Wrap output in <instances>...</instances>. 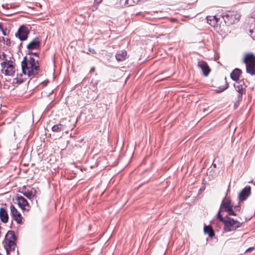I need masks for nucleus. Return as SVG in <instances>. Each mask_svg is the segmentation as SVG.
I'll return each instance as SVG.
<instances>
[{"instance_id": "aec40b11", "label": "nucleus", "mask_w": 255, "mask_h": 255, "mask_svg": "<svg viewBox=\"0 0 255 255\" xmlns=\"http://www.w3.org/2000/svg\"><path fill=\"white\" fill-rule=\"evenodd\" d=\"M140 0H121V2L124 3L125 6H132L137 4Z\"/></svg>"}, {"instance_id": "7c9ffc66", "label": "nucleus", "mask_w": 255, "mask_h": 255, "mask_svg": "<svg viewBox=\"0 0 255 255\" xmlns=\"http://www.w3.org/2000/svg\"><path fill=\"white\" fill-rule=\"evenodd\" d=\"M31 54L35 56H38V53L37 52H31Z\"/></svg>"}, {"instance_id": "f8f14e48", "label": "nucleus", "mask_w": 255, "mask_h": 255, "mask_svg": "<svg viewBox=\"0 0 255 255\" xmlns=\"http://www.w3.org/2000/svg\"><path fill=\"white\" fill-rule=\"evenodd\" d=\"M198 66L202 70L203 75L207 77L209 74L211 70L208 64L204 61L201 60L198 62Z\"/></svg>"}, {"instance_id": "f3484780", "label": "nucleus", "mask_w": 255, "mask_h": 255, "mask_svg": "<svg viewBox=\"0 0 255 255\" xmlns=\"http://www.w3.org/2000/svg\"><path fill=\"white\" fill-rule=\"evenodd\" d=\"M127 53L125 50L118 51L116 55V59L118 61H122L127 58Z\"/></svg>"}, {"instance_id": "cd10ccee", "label": "nucleus", "mask_w": 255, "mask_h": 255, "mask_svg": "<svg viewBox=\"0 0 255 255\" xmlns=\"http://www.w3.org/2000/svg\"><path fill=\"white\" fill-rule=\"evenodd\" d=\"M14 81L17 83H21L23 82V80L21 79H19L18 78H15Z\"/></svg>"}, {"instance_id": "c85d7f7f", "label": "nucleus", "mask_w": 255, "mask_h": 255, "mask_svg": "<svg viewBox=\"0 0 255 255\" xmlns=\"http://www.w3.org/2000/svg\"><path fill=\"white\" fill-rule=\"evenodd\" d=\"M89 51L90 52L92 53H96V52H95V50L93 49L89 48Z\"/></svg>"}, {"instance_id": "473e14b6", "label": "nucleus", "mask_w": 255, "mask_h": 255, "mask_svg": "<svg viewBox=\"0 0 255 255\" xmlns=\"http://www.w3.org/2000/svg\"><path fill=\"white\" fill-rule=\"evenodd\" d=\"M252 249V248H249L246 251L247 252V251H248L249 250H251Z\"/></svg>"}, {"instance_id": "c756f323", "label": "nucleus", "mask_w": 255, "mask_h": 255, "mask_svg": "<svg viewBox=\"0 0 255 255\" xmlns=\"http://www.w3.org/2000/svg\"><path fill=\"white\" fill-rule=\"evenodd\" d=\"M103 0H95V2L97 3L98 4L102 2Z\"/></svg>"}, {"instance_id": "ddd939ff", "label": "nucleus", "mask_w": 255, "mask_h": 255, "mask_svg": "<svg viewBox=\"0 0 255 255\" xmlns=\"http://www.w3.org/2000/svg\"><path fill=\"white\" fill-rule=\"evenodd\" d=\"M246 31L248 32L251 37L255 40V20L252 21L246 27Z\"/></svg>"}, {"instance_id": "bb28decb", "label": "nucleus", "mask_w": 255, "mask_h": 255, "mask_svg": "<svg viewBox=\"0 0 255 255\" xmlns=\"http://www.w3.org/2000/svg\"><path fill=\"white\" fill-rule=\"evenodd\" d=\"M1 55L2 56V58H0V61L1 60V62H3L4 60H7L6 59H5V54L4 53H2L1 54Z\"/></svg>"}, {"instance_id": "f03ea898", "label": "nucleus", "mask_w": 255, "mask_h": 255, "mask_svg": "<svg viewBox=\"0 0 255 255\" xmlns=\"http://www.w3.org/2000/svg\"><path fill=\"white\" fill-rule=\"evenodd\" d=\"M217 218L220 220V221L223 222L224 224V230L226 232H230L239 228L241 226V223L231 218L226 217V219H224L222 215L220 214V212H218L217 214Z\"/></svg>"}, {"instance_id": "dca6fc26", "label": "nucleus", "mask_w": 255, "mask_h": 255, "mask_svg": "<svg viewBox=\"0 0 255 255\" xmlns=\"http://www.w3.org/2000/svg\"><path fill=\"white\" fill-rule=\"evenodd\" d=\"M0 219L3 223H7L8 220V214L3 208H0Z\"/></svg>"}, {"instance_id": "72a5a7b5", "label": "nucleus", "mask_w": 255, "mask_h": 255, "mask_svg": "<svg viewBox=\"0 0 255 255\" xmlns=\"http://www.w3.org/2000/svg\"><path fill=\"white\" fill-rule=\"evenodd\" d=\"M0 255H1L0 254Z\"/></svg>"}, {"instance_id": "9b49d317", "label": "nucleus", "mask_w": 255, "mask_h": 255, "mask_svg": "<svg viewBox=\"0 0 255 255\" xmlns=\"http://www.w3.org/2000/svg\"><path fill=\"white\" fill-rule=\"evenodd\" d=\"M11 215L13 219L18 224H21L22 222V217L19 211L15 208V207L11 205L10 207Z\"/></svg>"}, {"instance_id": "0eeeda50", "label": "nucleus", "mask_w": 255, "mask_h": 255, "mask_svg": "<svg viewBox=\"0 0 255 255\" xmlns=\"http://www.w3.org/2000/svg\"><path fill=\"white\" fill-rule=\"evenodd\" d=\"M16 238L13 231H8L5 237V244L6 245V252L8 255L9 252L15 249L16 244L15 241Z\"/></svg>"}, {"instance_id": "2f4dec72", "label": "nucleus", "mask_w": 255, "mask_h": 255, "mask_svg": "<svg viewBox=\"0 0 255 255\" xmlns=\"http://www.w3.org/2000/svg\"><path fill=\"white\" fill-rule=\"evenodd\" d=\"M94 71H95V68L93 67L91 69L90 72H94Z\"/></svg>"}, {"instance_id": "6e6552de", "label": "nucleus", "mask_w": 255, "mask_h": 255, "mask_svg": "<svg viewBox=\"0 0 255 255\" xmlns=\"http://www.w3.org/2000/svg\"><path fill=\"white\" fill-rule=\"evenodd\" d=\"M29 33L28 26L22 25L15 33V36L21 41L26 40L28 38V35Z\"/></svg>"}, {"instance_id": "2eb2a0df", "label": "nucleus", "mask_w": 255, "mask_h": 255, "mask_svg": "<svg viewBox=\"0 0 255 255\" xmlns=\"http://www.w3.org/2000/svg\"><path fill=\"white\" fill-rule=\"evenodd\" d=\"M251 194V188L250 186L246 187L240 192L239 198L240 200H245Z\"/></svg>"}, {"instance_id": "a878e982", "label": "nucleus", "mask_w": 255, "mask_h": 255, "mask_svg": "<svg viewBox=\"0 0 255 255\" xmlns=\"http://www.w3.org/2000/svg\"><path fill=\"white\" fill-rule=\"evenodd\" d=\"M3 41H4V43L5 44H6V45H9V44H10V40H9V39L7 38H6V39H4L3 38Z\"/></svg>"}, {"instance_id": "412c9836", "label": "nucleus", "mask_w": 255, "mask_h": 255, "mask_svg": "<svg viewBox=\"0 0 255 255\" xmlns=\"http://www.w3.org/2000/svg\"><path fill=\"white\" fill-rule=\"evenodd\" d=\"M207 22L209 23V24H210V25H211L212 26H214L216 24V23L218 21L217 18L216 16H207Z\"/></svg>"}, {"instance_id": "5701e85b", "label": "nucleus", "mask_w": 255, "mask_h": 255, "mask_svg": "<svg viewBox=\"0 0 255 255\" xmlns=\"http://www.w3.org/2000/svg\"><path fill=\"white\" fill-rule=\"evenodd\" d=\"M64 129V126L62 124L54 125L52 128V130L54 132H58Z\"/></svg>"}, {"instance_id": "4468645a", "label": "nucleus", "mask_w": 255, "mask_h": 255, "mask_svg": "<svg viewBox=\"0 0 255 255\" xmlns=\"http://www.w3.org/2000/svg\"><path fill=\"white\" fill-rule=\"evenodd\" d=\"M40 41L39 38L36 37L31 40L27 45V48L29 50L37 49L40 47Z\"/></svg>"}, {"instance_id": "393cba45", "label": "nucleus", "mask_w": 255, "mask_h": 255, "mask_svg": "<svg viewBox=\"0 0 255 255\" xmlns=\"http://www.w3.org/2000/svg\"><path fill=\"white\" fill-rule=\"evenodd\" d=\"M228 87V84H226V85L224 87H223V88L219 87L218 88V89L216 90V92L217 93L222 92L223 91H224L225 90H226V89H227Z\"/></svg>"}, {"instance_id": "423d86ee", "label": "nucleus", "mask_w": 255, "mask_h": 255, "mask_svg": "<svg viewBox=\"0 0 255 255\" xmlns=\"http://www.w3.org/2000/svg\"><path fill=\"white\" fill-rule=\"evenodd\" d=\"M222 17L227 24L231 25L239 22L241 14L237 11H228L222 15Z\"/></svg>"}, {"instance_id": "1a4fd4ad", "label": "nucleus", "mask_w": 255, "mask_h": 255, "mask_svg": "<svg viewBox=\"0 0 255 255\" xmlns=\"http://www.w3.org/2000/svg\"><path fill=\"white\" fill-rule=\"evenodd\" d=\"M21 193L30 200H33L36 197L37 191L34 188H26L23 187Z\"/></svg>"}, {"instance_id": "a211bd4d", "label": "nucleus", "mask_w": 255, "mask_h": 255, "mask_svg": "<svg viewBox=\"0 0 255 255\" xmlns=\"http://www.w3.org/2000/svg\"><path fill=\"white\" fill-rule=\"evenodd\" d=\"M241 74V70L240 69L236 68L231 73V78L233 80L237 81L239 79Z\"/></svg>"}, {"instance_id": "b1692460", "label": "nucleus", "mask_w": 255, "mask_h": 255, "mask_svg": "<svg viewBox=\"0 0 255 255\" xmlns=\"http://www.w3.org/2000/svg\"><path fill=\"white\" fill-rule=\"evenodd\" d=\"M204 231L205 233L209 235L210 237H212L214 235V233L210 226H205L204 228Z\"/></svg>"}, {"instance_id": "20e7f679", "label": "nucleus", "mask_w": 255, "mask_h": 255, "mask_svg": "<svg viewBox=\"0 0 255 255\" xmlns=\"http://www.w3.org/2000/svg\"><path fill=\"white\" fill-rule=\"evenodd\" d=\"M231 201L229 198H225L222 201L220 206V209L219 212L220 213L223 210L227 212L230 215L236 216V211H239L240 210V207L239 206H236L234 207V211L232 206L231 205Z\"/></svg>"}, {"instance_id": "f257e3e1", "label": "nucleus", "mask_w": 255, "mask_h": 255, "mask_svg": "<svg viewBox=\"0 0 255 255\" xmlns=\"http://www.w3.org/2000/svg\"><path fill=\"white\" fill-rule=\"evenodd\" d=\"M37 61L32 57L27 59L26 57L23 58L21 62L22 72L29 77H34L38 73L39 66Z\"/></svg>"}, {"instance_id": "39448f33", "label": "nucleus", "mask_w": 255, "mask_h": 255, "mask_svg": "<svg viewBox=\"0 0 255 255\" xmlns=\"http://www.w3.org/2000/svg\"><path fill=\"white\" fill-rule=\"evenodd\" d=\"M244 62L246 64L247 72L251 75H255V56L249 53L245 55Z\"/></svg>"}, {"instance_id": "7ed1b4c3", "label": "nucleus", "mask_w": 255, "mask_h": 255, "mask_svg": "<svg viewBox=\"0 0 255 255\" xmlns=\"http://www.w3.org/2000/svg\"><path fill=\"white\" fill-rule=\"evenodd\" d=\"M1 71L5 75L12 77L16 71L15 64L11 60H5L0 63Z\"/></svg>"}, {"instance_id": "9d476101", "label": "nucleus", "mask_w": 255, "mask_h": 255, "mask_svg": "<svg viewBox=\"0 0 255 255\" xmlns=\"http://www.w3.org/2000/svg\"><path fill=\"white\" fill-rule=\"evenodd\" d=\"M16 200L17 202L18 206L23 210L28 211L30 208V206L27 201L22 196H17L16 197Z\"/></svg>"}, {"instance_id": "4be33fe9", "label": "nucleus", "mask_w": 255, "mask_h": 255, "mask_svg": "<svg viewBox=\"0 0 255 255\" xmlns=\"http://www.w3.org/2000/svg\"><path fill=\"white\" fill-rule=\"evenodd\" d=\"M236 91L239 93L238 98L240 99L242 98L244 92V88L242 85L238 84L234 85Z\"/></svg>"}, {"instance_id": "6ab92c4d", "label": "nucleus", "mask_w": 255, "mask_h": 255, "mask_svg": "<svg viewBox=\"0 0 255 255\" xmlns=\"http://www.w3.org/2000/svg\"><path fill=\"white\" fill-rule=\"evenodd\" d=\"M9 4H2L0 7V11L4 15H9L11 14V12L8 11L9 8Z\"/></svg>"}]
</instances>
